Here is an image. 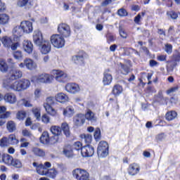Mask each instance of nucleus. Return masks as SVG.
I'll return each instance as SVG.
<instances>
[{
  "label": "nucleus",
  "instance_id": "obj_32",
  "mask_svg": "<svg viewBox=\"0 0 180 180\" xmlns=\"http://www.w3.org/2000/svg\"><path fill=\"white\" fill-rule=\"evenodd\" d=\"M58 174V172L56 169H47L46 176H49V178H51L52 179H54V178L57 176Z\"/></svg>",
  "mask_w": 180,
  "mask_h": 180
},
{
  "label": "nucleus",
  "instance_id": "obj_15",
  "mask_svg": "<svg viewBox=\"0 0 180 180\" xmlns=\"http://www.w3.org/2000/svg\"><path fill=\"white\" fill-rule=\"evenodd\" d=\"M65 91L69 94H77L80 91L79 85L75 83H69L65 86Z\"/></svg>",
  "mask_w": 180,
  "mask_h": 180
},
{
  "label": "nucleus",
  "instance_id": "obj_48",
  "mask_svg": "<svg viewBox=\"0 0 180 180\" xmlns=\"http://www.w3.org/2000/svg\"><path fill=\"white\" fill-rule=\"evenodd\" d=\"M146 15V12H141V13H139L134 19V22L136 23V25H140V21L141 20V18H144V15Z\"/></svg>",
  "mask_w": 180,
  "mask_h": 180
},
{
  "label": "nucleus",
  "instance_id": "obj_14",
  "mask_svg": "<svg viewBox=\"0 0 180 180\" xmlns=\"http://www.w3.org/2000/svg\"><path fill=\"white\" fill-rule=\"evenodd\" d=\"M33 41L34 44L37 46H40L44 42V40H43V34H41V32L37 30L34 32Z\"/></svg>",
  "mask_w": 180,
  "mask_h": 180
},
{
  "label": "nucleus",
  "instance_id": "obj_60",
  "mask_svg": "<svg viewBox=\"0 0 180 180\" xmlns=\"http://www.w3.org/2000/svg\"><path fill=\"white\" fill-rule=\"evenodd\" d=\"M165 47L166 53H167V54H171V53H172V45L167 44Z\"/></svg>",
  "mask_w": 180,
  "mask_h": 180
},
{
  "label": "nucleus",
  "instance_id": "obj_7",
  "mask_svg": "<svg viewBox=\"0 0 180 180\" xmlns=\"http://www.w3.org/2000/svg\"><path fill=\"white\" fill-rule=\"evenodd\" d=\"M58 32L61 34V36H63V37H70V35L71 34L70 26L65 23H62L58 25Z\"/></svg>",
  "mask_w": 180,
  "mask_h": 180
},
{
  "label": "nucleus",
  "instance_id": "obj_54",
  "mask_svg": "<svg viewBox=\"0 0 180 180\" xmlns=\"http://www.w3.org/2000/svg\"><path fill=\"white\" fill-rule=\"evenodd\" d=\"M29 4V0H18L17 5L20 8H23V6H26Z\"/></svg>",
  "mask_w": 180,
  "mask_h": 180
},
{
  "label": "nucleus",
  "instance_id": "obj_25",
  "mask_svg": "<svg viewBox=\"0 0 180 180\" xmlns=\"http://www.w3.org/2000/svg\"><path fill=\"white\" fill-rule=\"evenodd\" d=\"M9 70V65L6 63V60L4 58H0V72L5 74L7 71Z\"/></svg>",
  "mask_w": 180,
  "mask_h": 180
},
{
  "label": "nucleus",
  "instance_id": "obj_39",
  "mask_svg": "<svg viewBox=\"0 0 180 180\" xmlns=\"http://www.w3.org/2000/svg\"><path fill=\"white\" fill-rule=\"evenodd\" d=\"M73 61L75 64H84V56L77 55L72 57Z\"/></svg>",
  "mask_w": 180,
  "mask_h": 180
},
{
  "label": "nucleus",
  "instance_id": "obj_40",
  "mask_svg": "<svg viewBox=\"0 0 180 180\" xmlns=\"http://www.w3.org/2000/svg\"><path fill=\"white\" fill-rule=\"evenodd\" d=\"M122 92H123V87H122V86L117 84L115 86H114L113 89H112V93L115 95H120V94H122Z\"/></svg>",
  "mask_w": 180,
  "mask_h": 180
},
{
  "label": "nucleus",
  "instance_id": "obj_4",
  "mask_svg": "<svg viewBox=\"0 0 180 180\" xmlns=\"http://www.w3.org/2000/svg\"><path fill=\"white\" fill-rule=\"evenodd\" d=\"M97 154L99 158H105L109 154V145L106 141H101L97 148Z\"/></svg>",
  "mask_w": 180,
  "mask_h": 180
},
{
  "label": "nucleus",
  "instance_id": "obj_2",
  "mask_svg": "<svg viewBox=\"0 0 180 180\" xmlns=\"http://www.w3.org/2000/svg\"><path fill=\"white\" fill-rule=\"evenodd\" d=\"M53 81V76L47 73H41L31 77V82L34 84H51Z\"/></svg>",
  "mask_w": 180,
  "mask_h": 180
},
{
  "label": "nucleus",
  "instance_id": "obj_23",
  "mask_svg": "<svg viewBox=\"0 0 180 180\" xmlns=\"http://www.w3.org/2000/svg\"><path fill=\"white\" fill-rule=\"evenodd\" d=\"M75 113V110H74V107L69 105L66 107L65 108H63V116H65V117H72Z\"/></svg>",
  "mask_w": 180,
  "mask_h": 180
},
{
  "label": "nucleus",
  "instance_id": "obj_38",
  "mask_svg": "<svg viewBox=\"0 0 180 180\" xmlns=\"http://www.w3.org/2000/svg\"><path fill=\"white\" fill-rule=\"evenodd\" d=\"M80 138L82 140H84V142L86 144H90V143H92V136L89 135L88 134H83L82 135H80Z\"/></svg>",
  "mask_w": 180,
  "mask_h": 180
},
{
  "label": "nucleus",
  "instance_id": "obj_27",
  "mask_svg": "<svg viewBox=\"0 0 180 180\" xmlns=\"http://www.w3.org/2000/svg\"><path fill=\"white\" fill-rule=\"evenodd\" d=\"M1 41L2 44L4 46V47H7L8 49H9L11 46H12V43H13L12 38L8 36L3 37L1 39Z\"/></svg>",
  "mask_w": 180,
  "mask_h": 180
},
{
  "label": "nucleus",
  "instance_id": "obj_46",
  "mask_svg": "<svg viewBox=\"0 0 180 180\" xmlns=\"http://www.w3.org/2000/svg\"><path fill=\"white\" fill-rule=\"evenodd\" d=\"M166 139L167 135H165L164 133H160L155 136V140L158 143H160L161 141H165Z\"/></svg>",
  "mask_w": 180,
  "mask_h": 180
},
{
  "label": "nucleus",
  "instance_id": "obj_34",
  "mask_svg": "<svg viewBox=\"0 0 180 180\" xmlns=\"http://www.w3.org/2000/svg\"><path fill=\"white\" fill-rule=\"evenodd\" d=\"M63 154L68 158L72 157V147L70 145L65 146L63 148Z\"/></svg>",
  "mask_w": 180,
  "mask_h": 180
},
{
  "label": "nucleus",
  "instance_id": "obj_57",
  "mask_svg": "<svg viewBox=\"0 0 180 180\" xmlns=\"http://www.w3.org/2000/svg\"><path fill=\"white\" fill-rule=\"evenodd\" d=\"M26 117V112L25 111H20L17 113V118L19 119V120H23Z\"/></svg>",
  "mask_w": 180,
  "mask_h": 180
},
{
  "label": "nucleus",
  "instance_id": "obj_59",
  "mask_svg": "<svg viewBox=\"0 0 180 180\" xmlns=\"http://www.w3.org/2000/svg\"><path fill=\"white\" fill-rule=\"evenodd\" d=\"M41 120L43 123H49L50 122V117H49V115H47L46 114H44L42 116Z\"/></svg>",
  "mask_w": 180,
  "mask_h": 180
},
{
  "label": "nucleus",
  "instance_id": "obj_36",
  "mask_svg": "<svg viewBox=\"0 0 180 180\" xmlns=\"http://www.w3.org/2000/svg\"><path fill=\"white\" fill-rule=\"evenodd\" d=\"M32 153L34 155H37V157H44V155H46V152L39 148H33Z\"/></svg>",
  "mask_w": 180,
  "mask_h": 180
},
{
  "label": "nucleus",
  "instance_id": "obj_13",
  "mask_svg": "<svg viewBox=\"0 0 180 180\" xmlns=\"http://www.w3.org/2000/svg\"><path fill=\"white\" fill-rule=\"evenodd\" d=\"M39 50L41 54H49L51 51V44L49 41H44L42 44L39 45Z\"/></svg>",
  "mask_w": 180,
  "mask_h": 180
},
{
  "label": "nucleus",
  "instance_id": "obj_45",
  "mask_svg": "<svg viewBox=\"0 0 180 180\" xmlns=\"http://www.w3.org/2000/svg\"><path fill=\"white\" fill-rule=\"evenodd\" d=\"M167 71H173L174 68L176 67V61L172 60V61H167Z\"/></svg>",
  "mask_w": 180,
  "mask_h": 180
},
{
  "label": "nucleus",
  "instance_id": "obj_3",
  "mask_svg": "<svg viewBox=\"0 0 180 180\" xmlns=\"http://www.w3.org/2000/svg\"><path fill=\"white\" fill-rule=\"evenodd\" d=\"M51 43L56 49H63L65 45V39L60 34H53L51 37Z\"/></svg>",
  "mask_w": 180,
  "mask_h": 180
},
{
  "label": "nucleus",
  "instance_id": "obj_20",
  "mask_svg": "<svg viewBox=\"0 0 180 180\" xmlns=\"http://www.w3.org/2000/svg\"><path fill=\"white\" fill-rule=\"evenodd\" d=\"M23 77V73L20 70H13L12 74L6 78H4V79H10V80H15L19 79V78H22Z\"/></svg>",
  "mask_w": 180,
  "mask_h": 180
},
{
  "label": "nucleus",
  "instance_id": "obj_11",
  "mask_svg": "<svg viewBox=\"0 0 180 180\" xmlns=\"http://www.w3.org/2000/svg\"><path fill=\"white\" fill-rule=\"evenodd\" d=\"M13 36V40L15 41H19V39L23 36V30L22 27L20 26H16L13 29L12 31Z\"/></svg>",
  "mask_w": 180,
  "mask_h": 180
},
{
  "label": "nucleus",
  "instance_id": "obj_10",
  "mask_svg": "<svg viewBox=\"0 0 180 180\" xmlns=\"http://www.w3.org/2000/svg\"><path fill=\"white\" fill-rule=\"evenodd\" d=\"M94 153H95V149L92 146L89 144H87L86 146H84L81 150V154L82 157H84V158L92 157Z\"/></svg>",
  "mask_w": 180,
  "mask_h": 180
},
{
  "label": "nucleus",
  "instance_id": "obj_8",
  "mask_svg": "<svg viewBox=\"0 0 180 180\" xmlns=\"http://www.w3.org/2000/svg\"><path fill=\"white\" fill-rule=\"evenodd\" d=\"M53 75L55 77V79L58 82H64L68 78L67 73L61 70H54L52 72Z\"/></svg>",
  "mask_w": 180,
  "mask_h": 180
},
{
  "label": "nucleus",
  "instance_id": "obj_29",
  "mask_svg": "<svg viewBox=\"0 0 180 180\" xmlns=\"http://www.w3.org/2000/svg\"><path fill=\"white\" fill-rule=\"evenodd\" d=\"M40 141L42 144H49L50 143V136L49 132L44 131L40 137Z\"/></svg>",
  "mask_w": 180,
  "mask_h": 180
},
{
  "label": "nucleus",
  "instance_id": "obj_62",
  "mask_svg": "<svg viewBox=\"0 0 180 180\" xmlns=\"http://www.w3.org/2000/svg\"><path fill=\"white\" fill-rule=\"evenodd\" d=\"M107 40L109 43H110L112 41H115V40H116V38L112 34H108L107 35Z\"/></svg>",
  "mask_w": 180,
  "mask_h": 180
},
{
  "label": "nucleus",
  "instance_id": "obj_41",
  "mask_svg": "<svg viewBox=\"0 0 180 180\" xmlns=\"http://www.w3.org/2000/svg\"><path fill=\"white\" fill-rule=\"evenodd\" d=\"M8 141L11 146L19 144V140L16 139V136L14 134H11L8 136Z\"/></svg>",
  "mask_w": 180,
  "mask_h": 180
},
{
  "label": "nucleus",
  "instance_id": "obj_35",
  "mask_svg": "<svg viewBox=\"0 0 180 180\" xmlns=\"http://www.w3.org/2000/svg\"><path fill=\"white\" fill-rule=\"evenodd\" d=\"M7 130L10 133H13L16 130V124L13 121H8L6 124Z\"/></svg>",
  "mask_w": 180,
  "mask_h": 180
},
{
  "label": "nucleus",
  "instance_id": "obj_37",
  "mask_svg": "<svg viewBox=\"0 0 180 180\" xmlns=\"http://www.w3.org/2000/svg\"><path fill=\"white\" fill-rule=\"evenodd\" d=\"M61 129L64 132V134L65 135V136L68 137V136H70V127L68 126V124L67 122L62 123Z\"/></svg>",
  "mask_w": 180,
  "mask_h": 180
},
{
  "label": "nucleus",
  "instance_id": "obj_17",
  "mask_svg": "<svg viewBox=\"0 0 180 180\" xmlns=\"http://www.w3.org/2000/svg\"><path fill=\"white\" fill-rule=\"evenodd\" d=\"M73 123L75 126H82L85 123V115L84 114H77L73 117Z\"/></svg>",
  "mask_w": 180,
  "mask_h": 180
},
{
  "label": "nucleus",
  "instance_id": "obj_30",
  "mask_svg": "<svg viewBox=\"0 0 180 180\" xmlns=\"http://www.w3.org/2000/svg\"><path fill=\"white\" fill-rule=\"evenodd\" d=\"M176 116L178 114L175 111H169L165 115L166 120L171 122V120H174V119H176Z\"/></svg>",
  "mask_w": 180,
  "mask_h": 180
},
{
  "label": "nucleus",
  "instance_id": "obj_33",
  "mask_svg": "<svg viewBox=\"0 0 180 180\" xmlns=\"http://www.w3.org/2000/svg\"><path fill=\"white\" fill-rule=\"evenodd\" d=\"M41 112V110L39 107H34L32 109V115H34L37 120H40Z\"/></svg>",
  "mask_w": 180,
  "mask_h": 180
},
{
  "label": "nucleus",
  "instance_id": "obj_61",
  "mask_svg": "<svg viewBox=\"0 0 180 180\" xmlns=\"http://www.w3.org/2000/svg\"><path fill=\"white\" fill-rule=\"evenodd\" d=\"M176 91H178V86L172 87L167 91V95H169V94L176 92Z\"/></svg>",
  "mask_w": 180,
  "mask_h": 180
},
{
  "label": "nucleus",
  "instance_id": "obj_16",
  "mask_svg": "<svg viewBox=\"0 0 180 180\" xmlns=\"http://www.w3.org/2000/svg\"><path fill=\"white\" fill-rule=\"evenodd\" d=\"M112 79H113V77H112V74H110V70L109 69L105 70L103 73V85H110V84H112Z\"/></svg>",
  "mask_w": 180,
  "mask_h": 180
},
{
  "label": "nucleus",
  "instance_id": "obj_1",
  "mask_svg": "<svg viewBox=\"0 0 180 180\" xmlns=\"http://www.w3.org/2000/svg\"><path fill=\"white\" fill-rule=\"evenodd\" d=\"M2 86L7 91H14L15 92H22L20 80H11L3 79Z\"/></svg>",
  "mask_w": 180,
  "mask_h": 180
},
{
  "label": "nucleus",
  "instance_id": "obj_58",
  "mask_svg": "<svg viewBox=\"0 0 180 180\" xmlns=\"http://www.w3.org/2000/svg\"><path fill=\"white\" fill-rule=\"evenodd\" d=\"M117 15L121 17L127 16V11L124 8H120L117 11Z\"/></svg>",
  "mask_w": 180,
  "mask_h": 180
},
{
  "label": "nucleus",
  "instance_id": "obj_6",
  "mask_svg": "<svg viewBox=\"0 0 180 180\" xmlns=\"http://www.w3.org/2000/svg\"><path fill=\"white\" fill-rule=\"evenodd\" d=\"M73 177L77 180H88L89 178V173L83 169H75L72 171Z\"/></svg>",
  "mask_w": 180,
  "mask_h": 180
},
{
  "label": "nucleus",
  "instance_id": "obj_28",
  "mask_svg": "<svg viewBox=\"0 0 180 180\" xmlns=\"http://www.w3.org/2000/svg\"><path fill=\"white\" fill-rule=\"evenodd\" d=\"M2 161L6 165H11L13 161V157L11 156L8 154H4L2 155Z\"/></svg>",
  "mask_w": 180,
  "mask_h": 180
},
{
  "label": "nucleus",
  "instance_id": "obj_18",
  "mask_svg": "<svg viewBox=\"0 0 180 180\" xmlns=\"http://www.w3.org/2000/svg\"><path fill=\"white\" fill-rule=\"evenodd\" d=\"M140 172V166L137 163H132L129 165L128 169V174L132 176L137 175Z\"/></svg>",
  "mask_w": 180,
  "mask_h": 180
},
{
  "label": "nucleus",
  "instance_id": "obj_64",
  "mask_svg": "<svg viewBox=\"0 0 180 180\" xmlns=\"http://www.w3.org/2000/svg\"><path fill=\"white\" fill-rule=\"evenodd\" d=\"M120 35L122 39H127V33H126L124 30H120Z\"/></svg>",
  "mask_w": 180,
  "mask_h": 180
},
{
  "label": "nucleus",
  "instance_id": "obj_21",
  "mask_svg": "<svg viewBox=\"0 0 180 180\" xmlns=\"http://www.w3.org/2000/svg\"><path fill=\"white\" fill-rule=\"evenodd\" d=\"M22 49L25 53L31 54L33 51V44L29 40H24L22 43Z\"/></svg>",
  "mask_w": 180,
  "mask_h": 180
},
{
  "label": "nucleus",
  "instance_id": "obj_50",
  "mask_svg": "<svg viewBox=\"0 0 180 180\" xmlns=\"http://www.w3.org/2000/svg\"><path fill=\"white\" fill-rule=\"evenodd\" d=\"M167 16L169 18V19H178V13H176L175 11H168L167 13Z\"/></svg>",
  "mask_w": 180,
  "mask_h": 180
},
{
  "label": "nucleus",
  "instance_id": "obj_12",
  "mask_svg": "<svg viewBox=\"0 0 180 180\" xmlns=\"http://www.w3.org/2000/svg\"><path fill=\"white\" fill-rule=\"evenodd\" d=\"M20 27L24 33H32L33 32V23L30 21H22L20 23Z\"/></svg>",
  "mask_w": 180,
  "mask_h": 180
},
{
  "label": "nucleus",
  "instance_id": "obj_44",
  "mask_svg": "<svg viewBox=\"0 0 180 180\" xmlns=\"http://www.w3.org/2000/svg\"><path fill=\"white\" fill-rule=\"evenodd\" d=\"M56 103V98L54 97H48L46 100V103H44V107L51 106V105H54Z\"/></svg>",
  "mask_w": 180,
  "mask_h": 180
},
{
  "label": "nucleus",
  "instance_id": "obj_56",
  "mask_svg": "<svg viewBox=\"0 0 180 180\" xmlns=\"http://www.w3.org/2000/svg\"><path fill=\"white\" fill-rule=\"evenodd\" d=\"M121 72L124 75H127L129 74V67L121 64Z\"/></svg>",
  "mask_w": 180,
  "mask_h": 180
},
{
  "label": "nucleus",
  "instance_id": "obj_19",
  "mask_svg": "<svg viewBox=\"0 0 180 180\" xmlns=\"http://www.w3.org/2000/svg\"><path fill=\"white\" fill-rule=\"evenodd\" d=\"M32 165L36 168L39 175H46L48 169L46 168L44 165H39L37 162H33Z\"/></svg>",
  "mask_w": 180,
  "mask_h": 180
},
{
  "label": "nucleus",
  "instance_id": "obj_49",
  "mask_svg": "<svg viewBox=\"0 0 180 180\" xmlns=\"http://www.w3.org/2000/svg\"><path fill=\"white\" fill-rule=\"evenodd\" d=\"M10 142H9V139L7 137H3L1 140H0V146L1 147H6L8 146H9Z\"/></svg>",
  "mask_w": 180,
  "mask_h": 180
},
{
  "label": "nucleus",
  "instance_id": "obj_31",
  "mask_svg": "<svg viewBox=\"0 0 180 180\" xmlns=\"http://www.w3.org/2000/svg\"><path fill=\"white\" fill-rule=\"evenodd\" d=\"M44 108L48 115H50L51 116H57V110L51 105H45Z\"/></svg>",
  "mask_w": 180,
  "mask_h": 180
},
{
  "label": "nucleus",
  "instance_id": "obj_47",
  "mask_svg": "<svg viewBox=\"0 0 180 180\" xmlns=\"http://www.w3.org/2000/svg\"><path fill=\"white\" fill-rule=\"evenodd\" d=\"M13 56L15 60H18L20 61H21V60H23V53H22V51H15L13 53Z\"/></svg>",
  "mask_w": 180,
  "mask_h": 180
},
{
  "label": "nucleus",
  "instance_id": "obj_55",
  "mask_svg": "<svg viewBox=\"0 0 180 180\" xmlns=\"http://www.w3.org/2000/svg\"><path fill=\"white\" fill-rule=\"evenodd\" d=\"M34 99H39L41 98V89H36L34 91Z\"/></svg>",
  "mask_w": 180,
  "mask_h": 180
},
{
  "label": "nucleus",
  "instance_id": "obj_51",
  "mask_svg": "<svg viewBox=\"0 0 180 180\" xmlns=\"http://www.w3.org/2000/svg\"><path fill=\"white\" fill-rule=\"evenodd\" d=\"M11 165L15 167V168H22V162L18 159H13V162Z\"/></svg>",
  "mask_w": 180,
  "mask_h": 180
},
{
  "label": "nucleus",
  "instance_id": "obj_22",
  "mask_svg": "<svg viewBox=\"0 0 180 180\" xmlns=\"http://www.w3.org/2000/svg\"><path fill=\"white\" fill-rule=\"evenodd\" d=\"M55 99L56 102H58L59 103H65L66 102H68L70 101L68 96H67L64 93L57 94L55 96Z\"/></svg>",
  "mask_w": 180,
  "mask_h": 180
},
{
  "label": "nucleus",
  "instance_id": "obj_43",
  "mask_svg": "<svg viewBox=\"0 0 180 180\" xmlns=\"http://www.w3.org/2000/svg\"><path fill=\"white\" fill-rule=\"evenodd\" d=\"M51 132L52 134H54V136H60V134H61V128L57 126H52L51 127Z\"/></svg>",
  "mask_w": 180,
  "mask_h": 180
},
{
  "label": "nucleus",
  "instance_id": "obj_42",
  "mask_svg": "<svg viewBox=\"0 0 180 180\" xmlns=\"http://www.w3.org/2000/svg\"><path fill=\"white\" fill-rule=\"evenodd\" d=\"M9 22V15L6 14H0V25H6Z\"/></svg>",
  "mask_w": 180,
  "mask_h": 180
},
{
  "label": "nucleus",
  "instance_id": "obj_63",
  "mask_svg": "<svg viewBox=\"0 0 180 180\" xmlns=\"http://www.w3.org/2000/svg\"><path fill=\"white\" fill-rule=\"evenodd\" d=\"M158 61H167V55H160L157 57Z\"/></svg>",
  "mask_w": 180,
  "mask_h": 180
},
{
  "label": "nucleus",
  "instance_id": "obj_53",
  "mask_svg": "<svg viewBox=\"0 0 180 180\" xmlns=\"http://www.w3.org/2000/svg\"><path fill=\"white\" fill-rule=\"evenodd\" d=\"M82 143L79 141H77L73 144V148L77 150V151H79V150L82 151Z\"/></svg>",
  "mask_w": 180,
  "mask_h": 180
},
{
  "label": "nucleus",
  "instance_id": "obj_5",
  "mask_svg": "<svg viewBox=\"0 0 180 180\" xmlns=\"http://www.w3.org/2000/svg\"><path fill=\"white\" fill-rule=\"evenodd\" d=\"M18 67L20 68H27L29 71H34V70H37V63L32 58H25L23 63L18 65Z\"/></svg>",
  "mask_w": 180,
  "mask_h": 180
},
{
  "label": "nucleus",
  "instance_id": "obj_24",
  "mask_svg": "<svg viewBox=\"0 0 180 180\" xmlns=\"http://www.w3.org/2000/svg\"><path fill=\"white\" fill-rule=\"evenodd\" d=\"M20 86L21 91H26V89L30 87V80L27 79H20Z\"/></svg>",
  "mask_w": 180,
  "mask_h": 180
},
{
  "label": "nucleus",
  "instance_id": "obj_26",
  "mask_svg": "<svg viewBox=\"0 0 180 180\" xmlns=\"http://www.w3.org/2000/svg\"><path fill=\"white\" fill-rule=\"evenodd\" d=\"M84 117L86 119V120H89V122H96V117L95 116V113H94V112H92L91 110H87Z\"/></svg>",
  "mask_w": 180,
  "mask_h": 180
},
{
  "label": "nucleus",
  "instance_id": "obj_52",
  "mask_svg": "<svg viewBox=\"0 0 180 180\" xmlns=\"http://www.w3.org/2000/svg\"><path fill=\"white\" fill-rule=\"evenodd\" d=\"M94 139L95 140H96L97 141H99V140H101V129L99 128H96L95 131H94Z\"/></svg>",
  "mask_w": 180,
  "mask_h": 180
},
{
  "label": "nucleus",
  "instance_id": "obj_9",
  "mask_svg": "<svg viewBox=\"0 0 180 180\" xmlns=\"http://www.w3.org/2000/svg\"><path fill=\"white\" fill-rule=\"evenodd\" d=\"M4 101L6 103H9L10 105H15L18 102V97L16 94L13 92H8L4 94Z\"/></svg>",
  "mask_w": 180,
  "mask_h": 180
}]
</instances>
